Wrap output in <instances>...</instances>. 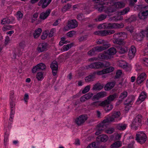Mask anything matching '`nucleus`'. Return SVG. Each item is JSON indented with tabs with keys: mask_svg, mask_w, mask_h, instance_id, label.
I'll use <instances>...</instances> for the list:
<instances>
[{
	"mask_svg": "<svg viewBox=\"0 0 148 148\" xmlns=\"http://www.w3.org/2000/svg\"><path fill=\"white\" fill-rule=\"evenodd\" d=\"M15 103L14 102L12 101L10 102V106L11 108V114H13L14 113V107Z\"/></svg>",
	"mask_w": 148,
	"mask_h": 148,
	"instance_id": "79ce46f5",
	"label": "nucleus"
},
{
	"mask_svg": "<svg viewBox=\"0 0 148 148\" xmlns=\"http://www.w3.org/2000/svg\"><path fill=\"white\" fill-rule=\"evenodd\" d=\"M146 138L147 136L145 133L138 132L136 134V140L140 144H143L145 142Z\"/></svg>",
	"mask_w": 148,
	"mask_h": 148,
	"instance_id": "20e7f679",
	"label": "nucleus"
},
{
	"mask_svg": "<svg viewBox=\"0 0 148 148\" xmlns=\"http://www.w3.org/2000/svg\"><path fill=\"white\" fill-rule=\"evenodd\" d=\"M51 11L50 9H48L45 12H42L40 14L39 18L42 20L45 19L49 14Z\"/></svg>",
	"mask_w": 148,
	"mask_h": 148,
	"instance_id": "6ab92c4d",
	"label": "nucleus"
},
{
	"mask_svg": "<svg viewBox=\"0 0 148 148\" xmlns=\"http://www.w3.org/2000/svg\"><path fill=\"white\" fill-rule=\"evenodd\" d=\"M146 93L145 92H143L141 93L138 98L139 100L141 101V102L143 101L146 98Z\"/></svg>",
	"mask_w": 148,
	"mask_h": 148,
	"instance_id": "58836bf2",
	"label": "nucleus"
},
{
	"mask_svg": "<svg viewBox=\"0 0 148 148\" xmlns=\"http://www.w3.org/2000/svg\"><path fill=\"white\" fill-rule=\"evenodd\" d=\"M75 33V31H71L68 32L66 34L68 36L70 37L73 36Z\"/></svg>",
	"mask_w": 148,
	"mask_h": 148,
	"instance_id": "69168bd1",
	"label": "nucleus"
},
{
	"mask_svg": "<svg viewBox=\"0 0 148 148\" xmlns=\"http://www.w3.org/2000/svg\"><path fill=\"white\" fill-rule=\"evenodd\" d=\"M12 23L10 19L8 18H5L1 20V23L3 25H5L6 24H10Z\"/></svg>",
	"mask_w": 148,
	"mask_h": 148,
	"instance_id": "37998d69",
	"label": "nucleus"
},
{
	"mask_svg": "<svg viewBox=\"0 0 148 148\" xmlns=\"http://www.w3.org/2000/svg\"><path fill=\"white\" fill-rule=\"evenodd\" d=\"M137 1V0H130L129 5L131 7L134 6L135 3Z\"/></svg>",
	"mask_w": 148,
	"mask_h": 148,
	"instance_id": "774afa93",
	"label": "nucleus"
},
{
	"mask_svg": "<svg viewBox=\"0 0 148 148\" xmlns=\"http://www.w3.org/2000/svg\"><path fill=\"white\" fill-rule=\"evenodd\" d=\"M43 73L42 72H38L36 75V78L38 81H40L43 78Z\"/></svg>",
	"mask_w": 148,
	"mask_h": 148,
	"instance_id": "de8ad7c7",
	"label": "nucleus"
},
{
	"mask_svg": "<svg viewBox=\"0 0 148 148\" xmlns=\"http://www.w3.org/2000/svg\"><path fill=\"white\" fill-rule=\"evenodd\" d=\"M127 95V92L126 91H124L122 92L120 95L119 98L122 99L125 98Z\"/></svg>",
	"mask_w": 148,
	"mask_h": 148,
	"instance_id": "8fccbe9b",
	"label": "nucleus"
},
{
	"mask_svg": "<svg viewBox=\"0 0 148 148\" xmlns=\"http://www.w3.org/2000/svg\"><path fill=\"white\" fill-rule=\"evenodd\" d=\"M96 54V52L94 50V48L88 52V54L91 56H94Z\"/></svg>",
	"mask_w": 148,
	"mask_h": 148,
	"instance_id": "13d9d810",
	"label": "nucleus"
},
{
	"mask_svg": "<svg viewBox=\"0 0 148 148\" xmlns=\"http://www.w3.org/2000/svg\"><path fill=\"white\" fill-rule=\"evenodd\" d=\"M46 66L45 64L42 63L37 64L32 69V72L33 73L40 70H44L46 69Z\"/></svg>",
	"mask_w": 148,
	"mask_h": 148,
	"instance_id": "39448f33",
	"label": "nucleus"
},
{
	"mask_svg": "<svg viewBox=\"0 0 148 148\" xmlns=\"http://www.w3.org/2000/svg\"><path fill=\"white\" fill-rule=\"evenodd\" d=\"M105 9L104 10V12L108 14L115 12L116 10L112 7L105 6Z\"/></svg>",
	"mask_w": 148,
	"mask_h": 148,
	"instance_id": "cd10ccee",
	"label": "nucleus"
},
{
	"mask_svg": "<svg viewBox=\"0 0 148 148\" xmlns=\"http://www.w3.org/2000/svg\"><path fill=\"white\" fill-rule=\"evenodd\" d=\"M121 145V142L120 141H117L112 144L111 146L112 147L117 148L120 147Z\"/></svg>",
	"mask_w": 148,
	"mask_h": 148,
	"instance_id": "c03bdc74",
	"label": "nucleus"
},
{
	"mask_svg": "<svg viewBox=\"0 0 148 148\" xmlns=\"http://www.w3.org/2000/svg\"><path fill=\"white\" fill-rule=\"evenodd\" d=\"M108 139V137L106 135L102 134L96 138V140L98 142H105Z\"/></svg>",
	"mask_w": 148,
	"mask_h": 148,
	"instance_id": "dca6fc26",
	"label": "nucleus"
},
{
	"mask_svg": "<svg viewBox=\"0 0 148 148\" xmlns=\"http://www.w3.org/2000/svg\"><path fill=\"white\" fill-rule=\"evenodd\" d=\"M140 124L141 123L139 121H133L131 124L132 128L135 130H136Z\"/></svg>",
	"mask_w": 148,
	"mask_h": 148,
	"instance_id": "c756f323",
	"label": "nucleus"
},
{
	"mask_svg": "<svg viewBox=\"0 0 148 148\" xmlns=\"http://www.w3.org/2000/svg\"><path fill=\"white\" fill-rule=\"evenodd\" d=\"M104 70L105 72V74H106L112 72L114 70V68L112 66H110V67L104 69Z\"/></svg>",
	"mask_w": 148,
	"mask_h": 148,
	"instance_id": "49530a36",
	"label": "nucleus"
},
{
	"mask_svg": "<svg viewBox=\"0 0 148 148\" xmlns=\"http://www.w3.org/2000/svg\"><path fill=\"white\" fill-rule=\"evenodd\" d=\"M107 96V93L105 91H101L98 93L96 95H95L93 97L97 99H99L100 98H103Z\"/></svg>",
	"mask_w": 148,
	"mask_h": 148,
	"instance_id": "412c9836",
	"label": "nucleus"
},
{
	"mask_svg": "<svg viewBox=\"0 0 148 148\" xmlns=\"http://www.w3.org/2000/svg\"><path fill=\"white\" fill-rule=\"evenodd\" d=\"M134 38L137 41H141L142 40L144 35L143 34L140 32L138 34L134 33L133 35Z\"/></svg>",
	"mask_w": 148,
	"mask_h": 148,
	"instance_id": "4be33fe9",
	"label": "nucleus"
},
{
	"mask_svg": "<svg viewBox=\"0 0 148 148\" xmlns=\"http://www.w3.org/2000/svg\"><path fill=\"white\" fill-rule=\"evenodd\" d=\"M136 52V49L135 47L134 46H132L129 51L128 55L129 58H132L135 55V54Z\"/></svg>",
	"mask_w": 148,
	"mask_h": 148,
	"instance_id": "aec40b11",
	"label": "nucleus"
},
{
	"mask_svg": "<svg viewBox=\"0 0 148 148\" xmlns=\"http://www.w3.org/2000/svg\"><path fill=\"white\" fill-rule=\"evenodd\" d=\"M122 73V72L121 70H117L116 72V75L115 76V78H119L120 77Z\"/></svg>",
	"mask_w": 148,
	"mask_h": 148,
	"instance_id": "4d7b16f0",
	"label": "nucleus"
},
{
	"mask_svg": "<svg viewBox=\"0 0 148 148\" xmlns=\"http://www.w3.org/2000/svg\"><path fill=\"white\" fill-rule=\"evenodd\" d=\"M110 29L113 28H120L123 27L124 25L122 23L120 24L117 23H110Z\"/></svg>",
	"mask_w": 148,
	"mask_h": 148,
	"instance_id": "393cba45",
	"label": "nucleus"
},
{
	"mask_svg": "<svg viewBox=\"0 0 148 148\" xmlns=\"http://www.w3.org/2000/svg\"><path fill=\"white\" fill-rule=\"evenodd\" d=\"M19 47L22 49H24L26 46L25 42L24 41H21L19 44Z\"/></svg>",
	"mask_w": 148,
	"mask_h": 148,
	"instance_id": "5fc2aeb1",
	"label": "nucleus"
},
{
	"mask_svg": "<svg viewBox=\"0 0 148 148\" xmlns=\"http://www.w3.org/2000/svg\"><path fill=\"white\" fill-rule=\"evenodd\" d=\"M130 10V8L128 7H127L121 11L120 13L121 15H124L127 14Z\"/></svg>",
	"mask_w": 148,
	"mask_h": 148,
	"instance_id": "a18cd8bd",
	"label": "nucleus"
},
{
	"mask_svg": "<svg viewBox=\"0 0 148 148\" xmlns=\"http://www.w3.org/2000/svg\"><path fill=\"white\" fill-rule=\"evenodd\" d=\"M143 11V12L140 13L138 14V17L139 18L142 20H144L147 18L148 15V10Z\"/></svg>",
	"mask_w": 148,
	"mask_h": 148,
	"instance_id": "4468645a",
	"label": "nucleus"
},
{
	"mask_svg": "<svg viewBox=\"0 0 148 148\" xmlns=\"http://www.w3.org/2000/svg\"><path fill=\"white\" fill-rule=\"evenodd\" d=\"M42 31V29L40 28H39L37 30H36L34 34V38H36L39 36Z\"/></svg>",
	"mask_w": 148,
	"mask_h": 148,
	"instance_id": "f704fd0d",
	"label": "nucleus"
},
{
	"mask_svg": "<svg viewBox=\"0 0 148 148\" xmlns=\"http://www.w3.org/2000/svg\"><path fill=\"white\" fill-rule=\"evenodd\" d=\"M127 127L126 124L122 123L116 125V128L120 131H123L125 130Z\"/></svg>",
	"mask_w": 148,
	"mask_h": 148,
	"instance_id": "2eb2a0df",
	"label": "nucleus"
},
{
	"mask_svg": "<svg viewBox=\"0 0 148 148\" xmlns=\"http://www.w3.org/2000/svg\"><path fill=\"white\" fill-rule=\"evenodd\" d=\"M115 84L114 81L108 83L104 87L105 90L108 91L110 90L114 87Z\"/></svg>",
	"mask_w": 148,
	"mask_h": 148,
	"instance_id": "f3484780",
	"label": "nucleus"
},
{
	"mask_svg": "<svg viewBox=\"0 0 148 148\" xmlns=\"http://www.w3.org/2000/svg\"><path fill=\"white\" fill-rule=\"evenodd\" d=\"M77 22L75 20H72L68 22V26L69 29L75 28L77 27Z\"/></svg>",
	"mask_w": 148,
	"mask_h": 148,
	"instance_id": "9d476101",
	"label": "nucleus"
},
{
	"mask_svg": "<svg viewBox=\"0 0 148 148\" xmlns=\"http://www.w3.org/2000/svg\"><path fill=\"white\" fill-rule=\"evenodd\" d=\"M101 3L95 5V8L100 12H101L103 10L104 11V10L105 9V6L103 5L105 4L104 2H101Z\"/></svg>",
	"mask_w": 148,
	"mask_h": 148,
	"instance_id": "f8f14e48",
	"label": "nucleus"
},
{
	"mask_svg": "<svg viewBox=\"0 0 148 148\" xmlns=\"http://www.w3.org/2000/svg\"><path fill=\"white\" fill-rule=\"evenodd\" d=\"M102 45V46H101L102 47V48L103 49H104V50L109 47L110 45V44L108 42L104 40H103V42Z\"/></svg>",
	"mask_w": 148,
	"mask_h": 148,
	"instance_id": "e433bc0d",
	"label": "nucleus"
},
{
	"mask_svg": "<svg viewBox=\"0 0 148 148\" xmlns=\"http://www.w3.org/2000/svg\"><path fill=\"white\" fill-rule=\"evenodd\" d=\"M112 121H102L98 124L97 126V131L95 134L97 135L100 134L101 132L107 127L108 125L110 123V122Z\"/></svg>",
	"mask_w": 148,
	"mask_h": 148,
	"instance_id": "f03ea898",
	"label": "nucleus"
},
{
	"mask_svg": "<svg viewBox=\"0 0 148 148\" xmlns=\"http://www.w3.org/2000/svg\"><path fill=\"white\" fill-rule=\"evenodd\" d=\"M127 37V34L124 32H119L115 34L113 36V42L114 43L119 45H124L125 43L124 39Z\"/></svg>",
	"mask_w": 148,
	"mask_h": 148,
	"instance_id": "f257e3e1",
	"label": "nucleus"
},
{
	"mask_svg": "<svg viewBox=\"0 0 148 148\" xmlns=\"http://www.w3.org/2000/svg\"><path fill=\"white\" fill-rule=\"evenodd\" d=\"M104 53V52H103ZM100 53L99 55L98 58L101 59H110V56H108L106 53Z\"/></svg>",
	"mask_w": 148,
	"mask_h": 148,
	"instance_id": "2f4dec72",
	"label": "nucleus"
},
{
	"mask_svg": "<svg viewBox=\"0 0 148 148\" xmlns=\"http://www.w3.org/2000/svg\"><path fill=\"white\" fill-rule=\"evenodd\" d=\"M50 67L52 70L53 75H56L57 72L58 67L57 62L56 61L53 62L51 64Z\"/></svg>",
	"mask_w": 148,
	"mask_h": 148,
	"instance_id": "0eeeda50",
	"label": "nucleus"
},
{
	"mask_svg": "<svg viewBox=\"0 0 148 148\" xmlns=\"http://www.w3.org/2000/svg\"><path fill=\"white\" fill-rule=\"evenodd\" d=\"M73 45V43L68 44L66 46H64L63 47L64 51H66L70 48Z\"/></svg>",
	"mask_w": 148,
	"mask_h": 148,
	"instance_id": "09e8293b",
	"label": "nucleus"
},
{
	"mask_svg": "<svg viewBox=\"0 0 148 148\" xmlns=\"http://www.w3.org/2000/svg\"><path fill=\"white\" fill-rule=\"evenodd\" d=\"M103 101L101 102V106L104 107V109L106 112H108L111 110L113 108V106L110 103L103 104Z\"/></svg>",
	"mask_w": 148,
	"mask_h": 148,
	"instance_id": "9b49d317",
	"label": "nucleus"
},
{
	"mask_svg": "<svg viewBox=\"0 0 148 148\" xmlns=\"http://www.w3.org/2000/svg\"><path fill=\"white\" fill-rule=\"evenodd\" d=\"M116 52V49L114 47H111L107 51H104V53H106L107 54L109 55H113L115 54Z\"/></svg>",
	"mask_w": 148,
	"mask_h": 148,
	"instance_id": "a878e982",
	"label": "nucleus"
},
{
	"mask_svg": "<svg viewBox=\"0 0 148 148\" xmlns=\"http://www.w3.org/2000/svg\"><path fill=\"white\" fill-rule=\"evenodd\" d=\"M144 119L141 114H138L136 116L135 118V120H141Z\"/></svg>",
	"mask_w": 148,
	"mask_h": 148,
	"instance_id": "338daca9",
	"label": "nucleus"
},
{
	"mask_svg": "<svg viewBox=\"0 0 148 148\" xmlns=\"http://www.w3.org/2000/svg\"><path fill=\"white\" fill-rule=\"evenodd\" d=\"M119 66L125 69L126 71H129L130 68L128 66L127 63L125 61L121 60L119 61Z\"/></svg>",
	"mask_w": 148,
	"mask_h": 148,
	"instance_id": "a211bd4d",
	"label": "nucleus"
},
{
	"mask_svg": "<svg viewBox=\"0 0 148 148\" xmlns=\"http://www.w3.org/2000/svg\"><path fill=\"white\" fill-rule=\"evenodd\" d=\"M101 102L99 101H97L94 102L90 104V106H92L93 107H97L99 106H101Z\"/></svg>",
	"mask_w": 148,
	"mask_h": 148,
	"instance_id": "a19ab883",
	"label": "nucleus"
},
{
	"mask_svg": "<svg viewBox=\"0 0 148 148\" xmlns=\"http://www.w3.org/2000/svg\"><path fill=\"white\" fill-rule=\"evenodd\" d=\"M121 115L120 112H115L112 114L111 116L110 117V120H113L115 118L119 117Z\"/></svg>",
	"mask_w": 148,
	"mask_h": 148,
	"instance_id": "7c9ffc66",
	"label": "nucleus"
},
{
	"mask_svg": "<svg viewBox=\"0 0 148 148\" xmlns=\"http://www.w3.org/2000/svg\"><path fill=\"white\" fill-rule=\"evenodd\" d=\"M101 36H102L110 35L114 33L115 32L114 30H101Z\"/></svg>",
	"mask_w": 148,
	"mask_h": 148,
	"instance_id": "bb28decb",
	"label": "nucleus"
},
{
	"mask_svg": "<svg viewBox=\"0 0 148 148\" xmlns=\"http://www.w3.org/2000/svg\"><path fill=\"white\" fill-rule=\"evenodd\" d=\"M144 5H138L135 6L134 7V10H135L139 11H142L143 10H144Z\"/></svg>",
	"mask_w": 148,
	"mask_h": 148,
	"instance_id": "4c0bfd02",
	"label": "nucleus"
},
{
	"mask_svg": "<svg viewBox=\"0 0 148 148\" xmlns=\"http://www.w3.org/2000/svg\"><path fill=\"white\" fill-rule=\"evenodd\" d=\"M125 5V3L123 1H118L114 3V6L116 8L119 9L124 8Z\"/></svg>",
	"mask_w": 148,
	"mask_h": 148,
	"instance_id": "5701e85b",
	"label": "nucleus"
},
{
	"mask_svg": "<svg viewBox=\"0 0 148 148\" xmlns=\"http://www.w3.org/2000/svg\"><path fill=\"white\" fill-rule=\"evenodd\" d=\"M47 47V43L44 42L40 44L38 47L37 50L39 52H41L46 50Z\"/></svg>",
	"mask_w": 148,
	"mask_h": 148,
	"instance_id": "ddd939ff",
	"label": "nucleus"
},
{
	"mask_svg": "<svg viewBox=\"0 0 148 148\" xmlns=\"http://www.w3.org/2000/svg\"><path fill=\"white\" fill-rule=\"evenodd\" d=\"M71 5L69 3H68L66 5L64 6L62 9V11L64 12H66L69 9V8L71 7Z\"/></svg>",
	"mask_w": 148,
	"mask_h": 148,
	"instance_id": "864d4df0",
	"label": "nucleus"
},
{
	"mask_svg": "<svg viewBox=\"0 0 148 148\" xmlns=\"http://www.w3.org/2000/svg\"><path fill=\"white\" fill-rule=\"evenodd\" d=\"M146 74L142 73L137 78L136 82L139 84L142 83L146 79Z\"/></svg>",
	"mask_w": 148,
	"mask_h": 148,
	"instance_id": "6e6552de",
	"label": "nucleus"
},
{
	"mask_svg": "<svg viewBox=\"0 0 148 148\" xmlns=\"http://www.w3.org/2000/svg\"><path fill=\"white\" fill-rule=\"evenodd\" d=\"M126 29L128 31H129L131 33H132L133 32L134 28L133 26L130 25L126 27Z\"/></svg>",
	"mask_w": 148,
	"mask_h": 148,
	"instance_id": "bf43d9fd",
	"label": "nucleus"
},
{
	"mask_svg": "<svg viewBox=\"0 0 148 148\" xmlns=\"http://www.w3.org/2000/svg\"><path fill=\"white\" fill-rule=\"evenodd\" d=\"M118 51L121 54L124 53L126 52H127L128 51V49L127 47H119L118 49Z\"/></svg>",
	"mask_w": 148,
	"mask_h": 148,
	"instance_id": "ea45409f",
	"label": "nucleus"
},
{
	"mask_svg": "<svg viewBox=\"0 0 148 148\" xmlns=\"http://www.w3.org/2000/svg\"><path fill=\"white\" fill-rule=\"evenodd\" d=\"M77 18L80 21H82L84 19V17L83 14H79L77 15Z\"/></svg>",
	"mask_w": 148,
	"mask_h": 148,
	"instance_id": "603ef678",
	"label": "nucleus"
},
{
	"mask_svg": "<svg viewBox=\"0 0 148 148\" xmlns=\"http://www.w3.org/2000/svg\"><path fill=\"white\" fill-rule=\"evenodd\" d=\"M48 36L47 32V31L42 33L41 36V38L42 40H45L47 37Z\"/></svg>",
	"mask_w": 148,
	"mask_h": 148,
	"instance_id": "e2e57ef3",
	"label": "nucleus"
},
{
	"mask_svg": "<svg viewBox=\"0 0 148 148\" xmlns=\"http://www.w3.org/2000/svg\"><path fill=\"white\" fill-rule=\"evenodd\" d=\"M93 48L94 50V51H95L96 52H99L104 50V49H103L102 47L101 46H97L94 47Z\"/></svg>",
	"mask_w": 148,
	"mask_h": 148,
	"instance_id": "3c124183",
	"label": "nucleus"
},
{
	"mask_svg": "<svg viewBox=\"0 0 148 148\" xmlns=\"http://www.w3.org/2000/svg\"><path fill=\"white\" fill-rule=\"evenodd\" d=\"M93 94L92 93L89 92L87 94L84 95V96L86 100H88L90 99L93 95Z\"/></svg>",
	"mask_w": 148,
	"mask_h": 148,
	"instance_id": "6e6d98bb",
	"label": "nucleus"
},
{
	"mask_svg": "<svg viewBox=\"0 0 148 148\" xmlns=\"http://www.w3.org/2000/svg\"><path fill=\"white\" fill-rule=\"evenodd\" d=\"M97 27L99 29H110V23L107 24L103 23L99 25Z\"/></svg>",
	"mask_w": 148,
	"mask_h": 148,
	"instance_id": "c85d7f7f",
	"label": "nucleus"
},
{
	"mask_svg": "<svg viewBox=\"0 0 148 148\" xmlns=\"http://www.w3.org/2000/svg\"><path fill=\"white\" fill-rule=\"evenodd\" d=\"M85 121H75L74 123L76 124L77 125L79 126L83 125L85 122Z\"/></svg>",
	"mask_w": 148,
	"mask_h": 148,
	"instance_id": "680f3d73",
	"label": "nucleus"
},
{
	"mask_svg": "<svg viewBox=\"0 0 148 148\" xmlns=\"http://www.w3.org/2000/svg\"><path fill=\"white\" fill-rule=\"evenodd\" d=\"M12 26L10 25H6L4 26L2 30L3 31H6V30L10 29L12 27Z\"/></svg>",
	"mask_w": 148,
	"mask_h": 148,
	"instance_id": "0e129e2a",
	"label": "nucleus"
},
{
	"mask_svg": "<svg viewBox=\"0 0 148 148\" xmlns=\"http://www.w3.org/2000/svg\"><path fill=\"white\" fill-rule=\"evenodd\" d=\"M107 17V15L104 14H101L98 16L95 19L96 21H101L105 19Z\"/></svg>",
	"mask_w": 148,
	"mask_h": 148,
	"instance_id": "473e14b6",
	"label": "nucleus"
},
{
	"mask_svg": "<svg viewBox=\"0 0 148 148\" xmlns=\"http://www.w3.org/2000/svg\"><path fill=\"white\" fill-rule=\"evenodd\" d=\"M52 0H40L38 3V5L39 6L41 5L42 8H46Z\"/></svg>",
	"mask_w": 148,
	"mask_h": 148,
	"instance_id": "1a4fd4ad",
	"label": "nucleus"
},
{
	"mask_svg": "<svg viewBox=\"0 0 148 148\" xmlns=\"http://www.w3.org/2000/svg\"><path fill=\"white\" fill-rule=\"evenodd\" d=\"M118 97V95L116 93H114L112 95H110L108 96L106 99L103 101V104H105L106 103L107 104L110 103L114 100L117 98Z\"/></svg>",
	"mask_w": 148,
	"mask_h": 148,
	"instance_id": "423d86ee",
	"label": "nucleus"
},
{
	"mask_svg": "<svg viewBox=\"0 0 148 148\" xmlns=\"http://www.w3.org/2000/svg\"><path fill=\"white\" fill-rule=\"evenodd\" d=\"M95 75L94 74H91L87 77L85 79V81L86 82H88L92 81L93 79L95 78Z\"/></svg>",
	"mask_w": 148,
	"mask_h": 148,
	"instance_id": "72a5a7b5",
	"label": "nucleus"
},
{
	"mask_svg": "<svg viewBox=\"0 0 148 148\" xmlns=\"http://www.w3.org/2000/svg\"><path fill=\"white\" fill-rule=\"evenodd\" d=\"M87 119V115L86 114H84L79 116L75 120H86Z\"/></svg>",
	"mask_w": 148,
	"mask_h": 148,
	"instance_id": "c9c22d12",
	"label": "nucleus"
},
{
	"mask_svg": "<svg viewBox=\"0 0 148 148\" xmlns=\"http://www.w3.org/2000/svg\"><path fill=\"white\" fill-rule=\"evenodd\" d=\"M104 85L99 83H97L93 85L92 90H100L103 87Z\"/></svg>",
	"mask_w": 148,
	"mask_h": 148,
	"instance_id": "b1692460",
	"label": "nucleus"
},
{
	"mask_svg": "<svg viewBox=\"0 0 148 148\" xmlns=\"http://www.w3.org/2000/svg\"><path fill=\"white\" fill-rule=\"evenodd\" d=\"M110 63L108 62H106L103 63L97 62L93 63L88 66L89 68L95 69L100 68L107 67L110 66Z\"/></svg>",
	"mask_w": 148,
	"mask_h": 148,
	"instance_id": "7ed1b4c3",
	"label": "nucleus"
},
{
	"mask_svg": "<svg viewBox=\"0 0 148 148\" xmlns=\"http://www.w3.org/2000/svg\"><path fill=\"white\" fill-rule=\"evenodd\" d=\"M90 89V86L88 85L86 86L82 91V92L83 94L86 93L88 92Z\"/></svg>",
	"mask_w": 148,
	"mask_h": 148,
	"instance_id": "052dcab7",
	"label": "nucleus"
}]
</instances>
